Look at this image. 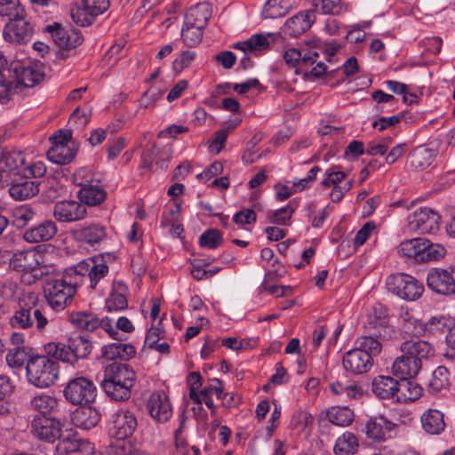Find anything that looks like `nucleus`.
I'll list each match as a JSON object with an SVG mask.
<instances>
[{
  "label": "nucleus",
  "mask_w": 455,
  "mask_h": 455,
  "mask_svg": "<svg viewBox=\"0 0 455 455\" xmlns=\"http://www.w3.org/2000/svg\"><path fill=\"white\" fill-rule=\"evenodd\" d=\"M135 384V372L128 364L112 363L104 371L100 387L115 401H127Z\"/></svg>",
  "instance_id": "1"
},
{
  "label": "nucleus",
  "mask_w": 455,
  "mask_h": 455,
  "mask_svg": "<svg viewBox=\"0 0 455 455\" xmlns=\"http://www.w3.org/2000/svg\"><path fill=\"white\" fill-rule=\"evenodd\" d=\"M29 383L37 387L52 386L59 376L58 362L47 355H33L26 365Z\"/></svg>",
  "instance_id": "2"
},
{
  "label": "nucleus",
  "mask_w": 455,
  "mask_h": 455,
  "mask_svg": "<svg viewBox=\"0 0 455 455\" xmlns=\"http://www.w3.org/2000/svg\"><path fill=\"white\" fill-rule=\"evenodd\" d=\"M92 345L86 337L76 334L68 340L67 347L61 344L49 343L45 347L47 354L57 360L75 363L78 359L86 358L92 352Z\"/></svg>",
  "instance_id": "3"
},
{
  "label": "nucleus",
  "mask_w": 455,
  "mask_h": 455,
  "mask_svg": "<svg viewBox=\"0 0 455 455\" xmlns=\"http://www.w3.org/2000/svg\"><path fill=\"white\" fill-rule=\"evenodd\" d=\"M403 328L405 333L414 337H418L424 332L422 324L419 323L417 320H405ZM400 350L406 356L419 361L421 364L422 360L427 359L430 355H434L431 344L418 338H412L403 342L400 346Z\"/></svg>",
  "instance_id": "4"
},
{
  "label": "nucleus",
  "mask_w": 455,
  "mask_h": 455,
  "mask_svg": "<svg viewBox=\"0 0 455 455\" xmlns=\"http://www.w3.org/2000/svg\"><path fill=\"white\" fill-rule=\"evenodd\" d=\"M76 289L63 274L60 279H47L44 291L49 305L55 310H62L72 302Z\"/></svg>",
  "instance_id": "5"
},
{
  "label": "nucleus",
  "mask_w": 455,
  "mask_h": 455,
  "mask_svg": "<svg viewBox=\"0 0 455 455\" xmlns=\"http://www.w3.org/2000/svg\"><path fill=\"white\" fill-rule=\"evenodd\" d=\"M11 72H13L14 81L13 88L15 94L19 93L22 88H31L40 83L44 77L42 65L39 63L13 62L11 65Z\"/></svg>",
  "instance_id": "6"
},
{
  "label": "nucleus",
  "mask_w": 455,
  "mask_h": 455,
  "mask_svg": "<svg viewBox=\"0 0 455 455\" xmlns=\"http://www.w3.org/2000/svg\"><path fill=\"white\" fill-rule=\"evenodd\" d=\"M387 284L393 293L406 300H416L423 291L424 286L416 278L406 274L391 275Z\"/></svg>",
  "instance_id": "7"
},
{
  "label": "nucleus",
  "mask_w": 455,
  "mask_h": 455,
  "mask_svg": "<svg viewBox=\"0 0 455 455\" xmlns=\"http://www.w3.org/2000/svg\"><path fill=\"white\" fill-rule=\"evenodd\" d=\"M71 133L60 130L51 138L52 147L47 151V158L57 164H69L76 156V149L69 145Z\"/></svg>",
  "instance_id": "8"
},
{
  "label": "nucleus",
  "mask_w": 455,
  "mask_h": 455,
  "mask_svg": "<svg viewBox=\"0 0 455 455\" xmlns=\"http://www.w3.org/2000/svg\"><path fill=\"white\" fill-rule=\"evenodd\" d=\"M64 395L73 404H87L94 401L96 387L92 380L79 377L67 384Z\"/></svg>",
  "instance_id": "9"
},
{
  "label": "nucleus",
  "mask_w": 455,
  "mask_h": 455,
  "mask_svg": "<svg viewBox=\"0 0 455 455\" xmlns=\"http://www.w3.org/2000/svg\"><path fill=\"white\" fill-rule=\"evenodd\" d=\"M41 263H44V256L35 249L15 252L10 260L12 269L23 272L24 276L30 274L33 282L42 278V272L36 268Z\"/></svg>",
  "instance_id": "10"
},
{
  "label": "nucleus",
  "mask_w": 455,
  "mask_h": 455,
  "mask_svg": "<svg viewBox=\"0 0 455 455\" xmlns=\"http://www.w3.org/2000/svg\"><path fill=\"white\" fill-rule=\"evenodd\" d=\"M102 201H57L53 216L62 222L82 220L86 215L87 206H98Z\"/></svg>",
  "instance_id": "11"
},
{
  "label": "nucleus",
  "mask_w": 455,
  "mask_h": 455,
  "mask_svg": "<svg viewBox=\"0 0 455 455\" xmlns=\"http://www.w3.org/2000/svg\"><path fill=\"white\" fill-rule=\"evenodd\" d=\"M34 28L29 20L27 19V13L21 18H15L9 20L4 26L3 36L4 38L12 44H26L31 41Z\"/></svg>",
  "instance_id": "12"
},
{
  "label": "nucleus",
  "mask_w": 455,
  "mask_h": 455,
  "mask_svg": "<svg viewBox=\"0 0 455 455\" xmlns=\"http://www.w3.org/2000/svg\"><path fill=\"white\" fill-rule=\"evenodd\" d=\"M36 323L38 330H43L48 321L36 306H20V308L10 318V324L13 328L28 329Z\"/></svg>",
  "instance_id": "13"
},
{
  "label": "nucleus",
  "mask_w": 455,
  "mask_h": 455,
  "mask_svg": "<svg viewBox=\"0 0 455 455\" xmlns=\"http://www.w3.org/2000/svg\"><path fill=\"white\" fill-rule=\"evenodd\" d=\"M62 424L55 417L40 416L31 422V433L40 440L53 443L61 437Z\"/></svg>",
  "instance_id": "14"
},
{
  "label": "nucleus",
  "mask_w": 455,
  "mask_h": 455,
  "mask_svg": "<svg viewBox=\"0 0 455 455\" xmlns=\"http://www.w3.org/2000/svg\"><path fill=\"white\" fill-rule=\"evenodd\" d=\"M45 30L51 35L54 44L62 49H72L80 45L83 42V36L80 30H67L59 23L48 25Z\"/></svg>",
  "instance_id": "15"
},
{
  "label": "nucleus",
  "mask_w": 455,
  "mask_h": 455,
  "mask_svg": "<svg viewBox=\"0 0 455 455\" xmlns=\"http://www.w3.org/2000/svg\"><path fill=\"white\" fill-rule=\"evenodd\" d=\"M146 408L158 423H164L172 417V410L168 396L164 392H155L147 401Z\"/></svg>",
  "instance_id": "16"
},
{
  "label": "nucleus",
  "mask_w": 455,
  "mask_h": 455,
  "mask_svg": "<svg viewBox=\"0 0 455 455\" xmlns=\"http://www.w3.org/2000/svg\"><path fill=\"white\" fill-rule=\"evenodd\" d=\"M451 267L431 268L427 275V284L433 291L442 295H453Z\"/></svg>",
  "instance_id": "17"
},
{
  "label": "nucleus",
  "mask_w": 455,
  "mask_h": 455,
  "mask_svg": "<svg viewBox=\"0 0 455 455\" xmlns=\"http://www.w3.org/2000/svg\"><path fill=\"white\" fill-rule=\"evenodd\" d=\"M439 214L429 208H420L417 210L409 225L411 229H416L422 234H429L439 228Z\"/></svg>",
  "instance_id": "18"
},
{
  "label": "nucleus",
  "mask_w": 455,
  "mask_h": 455,
  "mask_svg": "<svg viewBox=\"0 0 455 455\" xmlns=\"http://www.w3.org/2000/svg\"><path fill=\"white\" fill-rule=\"evenodd\" d=\"M342 363L347 371L363 374L370 371L373 364V359L367 353L355 347L343 355Z\"/></svg>",
  "instance_id": "19"
},
{
  "label": "nucleus",
  "mask_w": 455,
  "mask_h": 455,
  "mask_svg": "<svg viewBox=\"0 0 455 455\" xmlns=\"http://www.w3.org/2000/svg\"><path fill=\"white\" fill-rule=\"evenodd\" d=\"M315 20V11L308 10L290 18L283 28V32L291 37H297L308 30Z\"/></svg>",
  "instance_id": "20"
},
{
  "label": "nucleus",
  "mask_w": 455,
  "mask_h": 455,
  "mask_svg": "<svg viewBox=\"0 0 455 455\" xmlns=\"http://www.w3.org/2000/svg\"><path fill=\"white\" fill-rule=\"evenodd\" d=\"M326 177L322 181L323 187H333L331 192V199H342L345 194L352 188V180H346L347 174L340 171L328 170Z\"/></svg>",
  "instance_id": "21"
},
{
  "label": "nucleus",
  "mask_w": 455,
  "mask_h": 455,
  "mask_svg": "<svg viewBox=\"0 0 455 455\" xmlns=\"http://www.w3.org/2000/svg\"><path fill=\"white\" fill-rule=\"evenodd\" d=\"M113 425L115 437L118 440H124L133 434L138 423L132 412L120 410L114 415Z\"/></svg>",
  "instance_id": "22"
},
{
  "label": "nucleus",
  "mask_w": 455,
  "mask_h": 455,
  "mask_svg": "<svg viewBox=\"0 0 455 455\" xmlns=\"http://www.w3.org/2000/svg\"><path fill=\"white\" fill-rule=\"evenodd\" d=\"M59 439L54 455H68L74 452L89 451L92 449L87 440L78 438L76 435L68 434Z\"/></svg>",
  "instance_id": "23"
},
{
  "label": "nucleus",
  "mask_w": 455,
  "mask_h": 455,
  "mask_svg": "<svg viewBox=\"0 0 455 455\" xmlns=\"http://www.w3.org/2000/svg\"><path fill=\"white\" fill-rule=\"evenodd\" d=\"M395 427V424L387 420L384 416L371 418L365 425L367 436L374 441L380 442L387 438V435Z\"/></svg>",
  "instance_id": "24"
},
{
  "label": "nucleus",
  "mask_w": 455,
  "mask_h": 455,
  "mask_svg": "<svg viewBox=\"0 0 455 455\" xmlns=\"http://www.w3.org/2000/svg\"><path fill=\"white\" fill-rule=\"evenodd\" d=\"M421 369V363L415 359H411L403 354L397 357L392 364V372L400 379L415 378Z\"/></svg>",
  "instance_id": "25"
},
{
  "label": "nucleus",
  "mask_w": 455,
  "mask_h": 455,
  "mask_svg": "<svg viewBox=\"0 0 455 455\" xmlns=\"http://www.w3.org/2000/svg\"><path fill=\"white\" fill-rule=\"evenodd\" d=\"M100 414L91 406H82L75 410L71 420L75 427L88 430L100 421Z\"/></svg>",
  "instance_id": "26"
},
{
  "label": "nucleus",
  "mask_w": 455,
  "mask_h": 455,
  "mask_svg": "<svg viewBox=\"0 0 455 455\" xmlns=\"http://www.w3.org/2000/svg\"><path fill=\"white\" fill-rule=\"evenodd\" d=\"M398 380L390 376H378L373 379L371 390L380 399L395 400Z\"/></svg>",
  "instance_id": "27"
},
{
  "label": "nucleus",
  "mask_w": 455,
  "mask_h": 455,
  "mask_svg": "<svg viewBox=\"0 0 455 455\" xmlns=\"http://www.w3.org/2000/svg\"><path fill=\"white\" fill-rule=\"evenodd\" d=\"M57 232L56 224L46 220L38 226L26 230L23 238L29 243H39L52 239Z\"/></svg>",
  "instance_id": "28"
},
{
  "label": "nucleus",
  "mask_w": 455,
  "mask_h": 455,
  "mask_svg": "<svg viewBox=\"0 0 455 455\" xmlns=\"http://www.w3.org/2000/svg\"><path fill=\"white\" fill-rule=\"evenodd\" d=\"M127 287L121 282H114L109 297L106 299L108 312L119 311L127 307Z\"/></svg>",
  "instance_id": "29"
},
{
  "label": "nucleus",
  "mask_w": 455,
  "mask_h": 455,
  "mask_svg": "<svg viewBox=\"0 0 455 455\" xmlns=\"http://www.w3.org/2000/svg\"><path fill=\"white\" fill-rule=\"evenodd\" d=\"M422 387L411 379H399L395 401L397 403L414 401L422 395Z\"/></svg>",
  "instance_id": "30"
},
{
  "label": "nucleus",
  "mask_w": 455,
  "mask_h": 455,
  "mask_svg": "<svg viewBox=\"0 0 455 455\" xmlns=\"http://www.w3.org/2000/svg\"><path fill=\"white\" fill-rule=\"evenodd\" d=\"M211 16L212 11L209 4L205 3L198 4L188 11L185 22L190 26L194 25L204 28Z\"/></svg>",
  "instance_id": "31"
},
{
  "label": "nucleus",
  "mask_w": 455,
  "mask_h": 455,
  "mask_svg": "<svg viewBox=\"0 0 455 455\" xmlns=\"http://www.w3.org/2000/svg\"><path fill=\"white\" fill-rule=\"evenodd\" d=\"M136 351L132 345L121 342L108 344L102 347V356L108 360H129L134 356Z\"/></svg>",
  "instance_id": "32"
},
{
  "label": "nucleus",
  "mask_w": 455,
  "mask_h": 455,
  "mask_svg": "<svg viewBox=\"0 0 455 455\" xmlns=\"http://www.w3.org/2000/svg\"><path fill=\"white\" fill-rule=\"evenodd\" d=\"M423 428L431 435H438L444 430L443 414L438 410L429 409L421 416Z\"/></svg>",
  "instance_id": "33"
},
{
  "label": "nucleus",
  "mask_w": 455,
  "mask_h": 455,
  "mask_svg": "<svg viewBox=\"0 0 455 455\" xmlns=\"http://www.w3.org/2000/svg\"><path fill=\"white\" fill-rule=\"evenodd\" d=\"M312 183L307 177L298 181H286L283 184L278 183L275 186V196L277 199H287L295 193L301 192L311 187Z\"/></svg>",
  "instance_id": "34"
},
{
  "label": "nucleus",
  "mask_w": 455,
  "mask_h": 455,
  "mask_svg": "<svg viewBox=\"0 0 455 455\" xmlns=\"http://www.w3.org/2000/svg\"><path fill=\"white\" fill-rule=\"evenodd\" d=\"M95 259H89L79 262L77 265L67 268L64 272L68 281H72L77 287L83 283L84 280L90 275Z\"/></svg>",
  "instance_id": "35"
},
{
  "label": "nucleus",
  "mask_w": 455,
  "mask_h": 455,
  "mask_svg": "<svg viewBox=\"0 0 455 455\" xmlns=\"http://www.w3.org/2000/svg\"><path fill=\"white\" fill-rule=\"evenodd\" d=\"M70 323L81 330L93 331L100 325V318L93 313L86 311L73 312L69 315Z\"/></svg>",
  "instance_id": "36"
},
{
  "label": "nucleus",
  "mask_w": 455,
  "mask_h": 455,
  "mask_svg": "<svg viewBox=\"0 0 455 455\" xmlns=\"http://www.w3.org/2000/svg\"><path fill=\"white\" fill-rule=\"evenodd\" d=\"M269 46L267 38L261 34L251 36L244 42H239L233 45L234 49L242 51L244 55H249L256 51H262Z\"/></svg>",
  "instance_id": "37"
},
{
  "label": "nucleus",
  "mask_w": 455,
  "mask_h": 455,
  "mask_svg": "<svg viewBox=\"0 0 455 455\" xmlns=\"http://www.w3.org/2000/svg\"><path fill=\"white\" fill-rule=\"evenodd\" d=\"M423 239L424 238L418 237L401 242L397 247L398 254L405 258H413L416 261L419 262L421 251L425 248L423 247L425 244Z\"/></svg>",
  "instance_id": "38"
},
{
  "label": "nucleus",
  "mask_w": 455,
  "mask_h": 455,
  "mask_svg": "<svg viewBox=\"0 0 455 455\" xmlns=\"http://www.w3.org/2000/svg\"><path fill=\"white\" fill-rule=\"evenodd\" d=\"M39 183L32 180H25L14 183L9 188L10 196L13 199H28L39 192Z\"/></svg>",
  "instance_id": "39"
},
{
  "label": "nucleus",
  "mask_w": 455,
  "mask_h": 455,
  "mask_svg": "<svg viewBox=\"0 0 455 455\" xmlns=\"http://www.w3.org/2000/svg\"><path fill=\"white\" fill-rule=\"evenodd\" d=\"M450 372L444 366L437 367L432 373L427 385L430 393H439L450 386Z\"/></svg>",
  "instance_id": "40"
},
{
  "label": "nucleus",
  "mask_w": 455,
  "mask_h": 455,
  "mask_svg": "<svg viewBox=\"0 0 455 455\" xmlns=\"http://www.w3.org/2000/svg\"><path fill=\"white\" fill-rule=\"evenodd\" d=\"M357 449L358 440L356 436L347 432L337 439L333 451L336 455H353Z\"/></svg>",
  "instance_id": "41"
},
{
  "label": "nucleus",
  "mask_w": 455,
  "mask_h": 455,
  "mask_svg": "<svg viewBox=\"0 0 455 455\" xmlns=\"http://www.w3.org/2000/svg\"><path fill=\"white\" fill-rule=\"evenodd\" d=\"M26 163L25 156L20 151L3 152L0 156V167L7 171H17L20 175V169Z\"/></svg>",
  "instance_id": "42"
},
{
  "label": "nucleus",
  "mask_w": 455,
  "mask_h": 455,
  "mask_svg": "<svg viewBox=\"0 0 455 455\" xmlns=\"http://www.w3.org/2000/svg\"><path fill=\"white\" fill-rule=\"evenodd\" d=\"M434 159V151L425 147H419L410 154L411 165L416 169L429 166Z\"/></svg>",
  "instance_id": "43"
},
{
  "label": "nucleus",
  "mask_w": 455,
  "mask_h": 455,
  "mask_svg": "<svg viewBox=\"0 0 455 455\" xmlns=\"http://www.w3.org/2000/svg\"><path fill=\"white\" fill-rule=\"evenodd\" d=\"M327 418L333 425L346 427L352 423L354 413L347 407H333L328 411Z\"/></svg>",
  "instance_id": "44"
},
{
  "label": "nucleus",
  "mask_w": 455,
  "mask_h": 455,
  "mask_svg": "<svg viewBox=\"0 0 455 455\" xmlns=\"http://www.w3.org/2000/svg\"><path fill=\"white\" fill-rule=\"evenodd\" d=\"M35 212L28 204H21L12 210V221L19 228L26 227L33 220Z\"/></svg>",
  "instance_id": "45"
},
{
  "label": "nucleus",
  "mask_w": 455,
  "mask_h": 455,
  "mask_svg": "<svg viewBox=\"0 0 455 455\" xmlns=\"http://www.w3.org/2000/svg\"><path fill=\"white\" fill-rule=\"evenodd\" d=\"M31 404L34 409L39 411L44 416L47 413H57L59 411V403L57 399L47 395L34 397L31 401Z\"/></svg>",
  "instance_id": "46"
},
{
  "label": "nucleus",
  "mask_w": 455,
  "mask_h": 455,
  "mask_svg": "<svg viewBox=\"0 0 455 455\" xmlns=\"http://www.w3.org/2000/svg\"><path fill=\"white\" fill-rule=\"evenodd\" d=\"M106 236L105 228L99 225H92L77 232V238L80 241L90 244L97 243Z\"/></svg>",
  "instance_id": "47"
},
{
  "label": "nucleus",
  "mask_w": 455,
  "mask_h": 455,
  "mask_svg": "<svg viewBox=\"0 0 455 455\" xmlns=\"http://www.w3.org/2000/svg\"><path fill=\"white\" fill-rule=\"evenodd\" d=\"M423 243H425L423 247L426 248L421 251L419 262L437 260L445 255L446 250L443 245L439 243H432L426 238L423 239Z\"/></svg>",
  "instance_id": "48"
},
{
  "label": "nucleus",
  "mask_w": 455,
  "mask_h": 455,
  "mask_svg": "<svg viewBox=\"0 0 455 455\" xmlns=\"http://www.w3.org/2000/svg\"><path fill=\"white\" fill-rule=\"evenodd\" d=\"M25 14L26 11L19 0H0V16L8 17L12 20Z\"/></svg>",
  "instance_id": "49"
},
{
  "label": "nucleus",
  "mask_w": 455,
  "mask_h": 455,
  "mask_svg": "<svg viewBox=\"0 0 455 455\" xmlns=\"http://www.w3.org/2000/svg\"><path fill=\"white\" fill-rule=\"evenodd\" d=\"M203 28H198L194 25L190 26L184 21L181 29V39L184 44L188 47H195L199 44L203 39Z\"/></svg>",
  "instance_id": "50"
},
{
  "label": "nucleus",
  "mask_w": 455,
  "mask_h": 455,
  "mask_svg": "<svg viewBox=\"0 0 455 455\" xmlns=\"http://www.w3.org/2000/svg\"><path fill=\"white\" fill-rule=\"evenodd\" d=\"M356 348L367 353L373 359L374 356L380 354L382 345L376 338L370 336H362L356 340Z\"/></svg>",
  "instance_id": "51"
},
{
  "label": "nucleus",
  "mask_w": 455,
  "mask_h": 455,
  "mask_svg": "<svg viewBox=\"0 0 455 455\" xmlns=\"http://www.w3.org/2000/svg\"><path fill=\"white\" fill-rule=\"evenodd\" d=\"M107 196V192L99 181L85 184L77 192V199H106Z\"/></svg>",
  "instance_id": "52"
},
{
  "label": "nucleus",
  "mask_w": 455,
  "mask_h": 455,
  "mask_svg": "<svg viewBox=\"0 0 455 455\" xmlns=\"http://www.w3.org/2000/svg\"><path fill=\"white\" fill-rule=\"evenodd\" d=\"M29 359L25 347H16L10 349L6 355L7 364L12 368H20Z\"/></svg>",
  "instance_id": "53"
},
{
  "label": "nucleus",
  "mask_w": 455,
  "mask_h": 455,
  "mask_svg": "<svg viewBox=\"0 0 455 455\" xmlns=\"http://www.w3.org/2000/svg\"><path fill=\"white\" fill-rule=\"evenodd\" d=\"M293 212L294 208L291 205H287L275 211H269L267 212V220L270 223L275 225H287Z\"/></svg>",
  "instance_id": "54"
},
{
  "label": "nucleus",
  "mask_w": 455,
  "mask_h": 455,
  "mask_svg": "<svg viewBox=\"0 0 455 455\" xmlns=\"http://www.w3.org/2000/svg\"><path fill=\"white\" fill-rule=\"evenodd\" d=\"M11 73V69L0 70V102L2 104L7 103L12 95L15 94V88H13V82L8 81L6 74Z\"/></svg>",
  "instance_id": "55"
},
{
  "label": "nucleus",
  "mask_w": 455,
  "mask_h": 455,
  "mask_svg": "<svg viewBox=\"0 0 455 455\" xmlns=\"http://www.w3.org/2000/svg\"><path fill=\"white\" fill-rule=\"evenodd\" d=\"M221 233L215 228H210L202 234L199 239V243L203 247L209 249H215L222 243Z\"/></svg>",
  "instance_id": "56"
},
{
  "label": "nucleus",
  "mask_w": 455,
  "mask_h": 455,
  "mask_svg": "<svg viewBox=\"0 0 455 455\" xmlns=\"http://www.w3.org/2000/svg\"><path fill=\"white\" fill-rule=\"evenodd\" d=\"M309 216L312 218V226L314 228H320L323 224L325 219L330 214L331 207L330 204L323 208H318L315 204H311L308 206Z\"/></svg>",
  "instance_id": "57"
},
{
  "label": "nucleus",
  "mask_w": 455,
  "mask_h": 455,
  "mask_svg": "<svg viewBox=\"0 0 455 455\" xmlns=\"http://www.w3.org/2000/svg\"><path fill=\"white\" fill-rule=\"evenodd\" d=\"M371 97L376 101L374 108L376 113L384 112V107L382 104L385 103L389 104L391 108H395L396 100L392 94L386 93L381 90H377L372 93Z\"/></svg>",
  "instance_id": "58"
},
{
  "label": "nucleus",
  "mask_w": 455,
  "mask_h": 455,
  "mask_svg": "<svg viewBox=\"0 0 455 455\" xmlns=\"http://www.w3.org/2000/svg\"><path fill=\"white\" fill-rule=\"evenodd\" d=\"M85 11L92 16H98L109 7V0H83Z\"/></svg>",
  "instance_id": "59"
},
{
  "label": "nucleus",
  "mask_w": 455,
  "mask_h": 455,
  "mask_svg": "<svg viewBox=\"0 0 455 455\" xmlns=\"http://www.w3.org/2000/svg\"><path fill=\"white\" fill-rule=\"evenodd\" d=\"M46 172V167L42 162H36L29 165H23L20 175L25 178H41Z\"/></svg>",
  "instance_id": "60"
},
{
  "label": "nucleus",
  "mask_w": 455,
  "mask_h": 455,
  "mask_svg": "<svg viewBox=\"0 0 455 455\" xmlns=\"http://www.w3.org/2000/svg\"><path fill=\"white\" fill-rule=\"evenodd\" d=\"M108 267L105 263H97L95 261L94 265L92 266V270L89 275L90 287L95 289L97 283L108 274Z\"/></svg>",
  "instance_id": "61"
},
{
  "label": "nucleus",
  "mask_w": 455,
  "mask_h": 455,
  "mask_svg": "<svg viewBox=\"0 0 455 455\" xmlns=\"http://www.w3.org/2000/svg\"><path fill=\"white\" fill-rule=\"evenodd\" d=\"M237 124V122L231 124H229V127L223 128L216 132L215 140L210 146L212 150H215L217 153H219L222 149L229 131L234 129Z\"/></svg>",
  "instance_id": "62"
},
{
  "label": "nucleus",
  "mask_w": 455,
  "mask_h": 455,
  "mask_svg": "<svg viewBox=\"0 0 455 455\" xmlns=\"http://www.w3.org/2000/svg\"><path fill=\"white\" fill-rule=\"evenodd\" d=\"M233 220L238 225H250L256 221V213L252 209H243L234 215Z\"/></svg>",
  "instance_id": "63"
},
{
  "label": "nucleus",
  "mask_w": 455,
  "mask_h": 455,
  "mask_svg": "<svg viewBox=\"0 0 455 455\" xmlns=\"http://www.w3.org/2000/svg\"><path fill=\"white\" fill-rule=\"evenodd\" d=\"M375 228L376 226L374 222H366L356 233L355 237L354 239L355 245H363L366 242L371 232L375 229Z\"/></svg>",
  "instance_id": "64"
}]
</instances>
